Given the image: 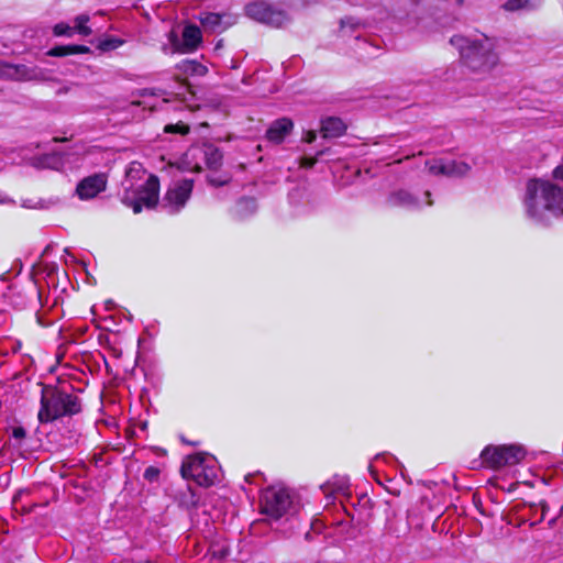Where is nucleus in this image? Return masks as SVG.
Listing matches in <instances>:
<instances>
[{
    "label": "nucleus",
    "mask_w": 563,
    "mask_h": 563,
    "mask_svg": "<svg viewBox=\"0 0 563 563\" xmlns=\"http://www.w3.org/2000/svg\"><path fill=\"white\" fill-rule=\"evenodd\" d=\"M540 506H541V518H540L539 521H542L545 518V515H547V512L549 510V506H548V504L545 501H541Z\"/></svg>",
    "instance_id": "36"
},
{
    "label": "nucleus",
    "mask_w": 563,
    "mask_h": 563,
    "mask_svg": "<svg viewBox=\"0 0 563 563\" xmlns=\"http://www.w3.org/2000/svg\"><path fill=\"white\" fill-rule=\"evenodd\" d=\"M0 75L13 80H36L40 78V70L35 67L0 62Z\"/></svg>",
    "instance_id": "12"
},
{
    "label": "nucleus",
    "mask_w": 563,
    "mask_h": 563,
    "mask_svg": "<svg viewBox=\"0 0 563 563\" xmlns=\"http://www.w3.org/2000/svg\"><path fill=\"white\" fill-rule=\"evenodd\" d=\"M201 31L196 25H187L183 31V44L175 48V52L190 53L197 49L201 43Z\"/></svg>",
    "instance_id": "15"
},
{
    "label": "nucleus",
    "mask_w": 563,
    "mask_h": 563,
    "mask_svg": "<svg viewBox=\"0 0 563 563\" xmlns=\"http://www.w3.org/2000/svg\"><path fill=\"white\" fill-rule=\"evenodd\" d=\"M207 180L211 186L220 187L230 183L231 175H229L228 173L210 174L208 175Z\"/></svg>",
    "instance_id": "24"
},
{
    "label": "nucleus",
    "mask_w": 563,
    "mask_h": 563,
    "mask_svg": "<svg viewBox=\"0 0 563 563\" xmlns=\"http://www.w3.org/2000/svg\"><path fill=\"white\" fill-rule=\"evenodd\" d=\"M0 203L1 205H8V203L14 205V201L11 198L0 194Z\"/></svg>",
    "instance_id": "37"
},
{
    "label": "nucleus",
    "mask_w": 563,
    "mask_h": 563,
    "mask_svg": "<svg viewBox=\"0 0 563 563\" xmlns=\"http://www.w3.org/2000/svg\"><path fill=\"white\" fill-rule=\"evenodd\" d=\"M12 437L16 440H23L26 437V431L23 427H14L12 429Z\"/></svg>",
    "instance_id": "32"
},
{
    "label": "nucleus",
    "mask_w": 563,
    "mask_h": 563,
    "mask_svg": "<svg viewBox=\"0 0 563 563\" xmlns=\"http://www.w3.org/2000/svg\"><path fill=\"white\" fill-rule=\"evenodd\" d=\"M189 168L192 170H196V172H199L201 169V167L198 164H196L195 166L189 167Z\"/></svg>",
    "instance_id": "38"
},
{
    "label": "nucleus",
    "mask_w": 563,
    "mask_h": 563,
    "mask_svg": "<svg viewBox=\"0 0 563 563\" xmlns=\"http://www.w3.org/2000/svg\"><path fill=\"white\" fill-rule=\"evenodd\" d=\"M360 25L358 21H356L355 19L353 18H345V19H342L341 20V32L343 33V35H345L347 33L346 29H355Z\"/></svg>",
    "instance_id": "28"
},
{
    "label": "nucleus",
    "mask_w": 563,
    "mask_h": 563,
    "mask_svg": "<svg viewBox=\"0 0 563 563\" xmlns=\"http://www.w3.org/2000/svg\"><path fill=\"white\" fill-rule=\"evenodd\" d=\"M345 130L346 125L339 118L330 117L323 120L321 123V133L325 139L339 137L345 132Z\"/></svg>",
    "instance_id": "17"
},
{
    "label": "nucleus",
    "mask_w": 563,
    "mask_h": 563,
    "mask_svg": "<svg viewBox=\"0 0 563 563\" xmlns=\"http://www.w3.org/2000/svg\"><path fill=\"white\" fill-rule=\"evenodd\" d=\"M185 156L186 158L203 156L207 167L211 170H217L222 164V153L212 145L192 147L186 153Z\"/></svg>",
    "instance_id": "13"
},
{
    "label": "nucleus",
    "mask_w": 563,
    "mask_h": 563,
    "mask_svg": "<svg viewBox=\"0 0 563 563\" xmlns=\"http://www.w3.org/2000/svg\"><path fill=\"white\" fill-rule=\"evenodd\" d=\"M49 56L60 57L71 55L70 45L56 46L48 51Z\"/></svg>",
    "instance_id": "27"
},
{
    "label": "nucleus",
    "mask_w": 563,
    "mask_h": 563,
    "mask_svg": "<svg viewBox=\"0 0 563 563\" xmlns=\"http://www.w3.org/2000/svg\"><path fill=\"white\" fill-rule=\"evenodd\" d=\"M107 183V175L103 173L85 177L78 183L76 187V195L80 200L92 199L106 190Z\"/></svg>",
    "instance_id": "11"
},
{
    "label": "nucleus",
    "mask_w": 563,
    "mask_h": 563,
    "mask_svg": "<svg viewBox=\"0 0 563 563\" xmlns=\"http://www.w3.org/2000/svg\"><path fill=\"white\" fill-rule=\"evenodd\" d=\"M246 12L252 19L276 27L283 26L289 20L286 12L265 2L249 4Z\"/></svg>",
    "instance_id": "9"
},
{
    "label": "nucleus",
    "mask_w": 563,
    "mask_h": 563,
    "mask_svg": "<svg viewBox=\"0 0 563 563\" xmlns=\"http://www.w3.org/2000/svg\"><path fill=\"white\" fill-rule=\"evenodd\" d=\"M450 42L459 49L462 64L474 75L485 77L499 63L496 41L486 35H455Z\"/></svg>",
    "instance_id": "2"
},
{
    "label": "nucleus",
    "mask_w": 563,
    "mask_h": 563,
    "mask_svg": "<svg viewBox=\"0 0 563 563\" xmlns=\"http://www.w3.org/2000/svg\"><path fill=\"white\" fill-rule=\"evenodd\" d=\"M64 253H65V255H66V256H69V257H71V258H73V256H71V255H70V253L68 252V249H64Z\"/></svg>",
    "instance_id": "39"
},
{
    "label": "nucleus",
    "mask_w": 563,
    "mask_h": 563,
    "mask_svg": "<svg viewBox=\"0 0 563 563\" xmlns=\"http://www.w3.org/2000/svg\"><path fill=\"white\" fill-rule=\"evenodd\" d=\"M45 165L52 168H58L59 158L57 155H47L43 158Z\"/></svg>",
    "instance_id": "31"
},
{
    "label": "nucleus",
    "mask_w": 563,
    "mask_h": 563,
    "mask_svg": "<svg viewBox=\"0 0 563 563\" xmlns=\"http://www.w3.org/2000/svg\"><path fill=\"white\" fill-rule=\"evenodd\" d=\"M89 20H90L89 15H87V14H80V15L76 16V19H75V27L73 30L76 31L77 33L84 35V36L90 35L92 31L87 25Z\"/></svg>",
    "instance_id": "21"
},
{
    "label": "nucleus",
    "mask_w": 563,
    "mask_h": 563,
    "mask_svg": "<svg viewBox=\"0 0 563 563\" xmlns=\"http://www.w3.org/2000/svg\"><path fill=\"white\" fill-rule=\"evenodd\" d=\"M121 44H122V41H120L118 38H110V40L100 42L99 48H101L102 51L114 49V48H118L119 46H121Z\"/></svg>",
    "instance_id": "29"
},
{
    "label": "nucleus",
    "mask_w": 563,
    "mask_h": 563,
    "mask_svg": "<svg viewBox=\"0 0 563 563\" xmlns=\"http://www.w3.org/2000/svg\"><path fill=\"white\" fill-rule=\"evenodd\" d=\"M165 132L167 133H179V134H187L189 132V126L179 122V123H176V124H168L165 126L164 129Z\"/></svg>",
    "instance_id": "26"
},
{
    "label": "nucleus",
    "mask_w": 563,
    "mask_h": 563,
    "mask_svg": "<svg viewBox=\"0 0 563 563\" xmlns=\"http://www.w3.org/2000/svg\"><path fill=\"white\" fill-rule=\"evenodd\" d=\"M522 205L528 219L548 224L552 219L563 217V188L549 179H529Z\"/></svg>",
    "instance_id": "1"
},
{
    "label": "nucleus",
    "mask_w": 563,
    "mask_h": 563,
    "mask_svg": "<svg viewBox=\"0 0 563 563\" xmlns=\"http://www.w3.org/2000/svg\"><path fill=\"white\" fill-rule=\"evenodd\" d=\"M53 33L55 36H68L69 37L74 34V30L67 23L60 22L54 26Z\"/></svg>",
    "instance_id": "25"
},
{
    "label": "nucleus",
    "mask_w": 563,
    "mask_h": 563,
    "mask_svg": "<svg viewBox=\"0 0 563 563\" xmlns=\"http://www.w3.org/2000/svg\"><path fill=\"white\" fill-rule=\"evenodd\" d=\"M176 40V35L174 33H170V41H175Z\"/></svg>",
    "instance_id": "40"
},
{
    "label": "nucleus",
    "mask_w": 563,
    "mask_h": 563,
    "mask_svg": "<svg viewBox=\"0 0 563 563\" xmlns=\"http://www.w3.org/2000/svg\"><path fill=\"white\" fill-rule=\"evenodd\" d=\"M262 511L274 520L294 514L296 505L287 488L268 487L262 496Z\"/></svg>",
    "instance_id": "7"
},
{
    "label": "nucleus",
    "mask_w": 563,
    "mask_h": 563,
    "mask_svg": "<svg viewBox=\"0 0 563 563\" xmlns=\"http://www.w3.org/2000/svg\"><path fill=\"white\" fill-rule=\"evenodd\" d=\"M145 170L141 163L132 162L122 183L123 194L121 201L134 213H140L143 208L152 209L158 203V178L150 175L144 179Z\"/></svg>",
    "instance_id": "3"
},
{
    "label": "nucleus",
    "mask_w": 563,
    "mask_h": 563,
    "mask_svg": "<svg viewBox=\"0 0 563 563\" xmlns=\"http://www.w3.org/2000/svg\"><path fill=\"white\" fill-rule=\"evenodd\" d=\"M527 451L520 444L486 445L481 452L482 465L494 471L519 464Z\"/></svg>",
    "instance_id": "6"
},
{
    "label": "nucleus",
    "mask_w": 563,
    "mask_h": 563,
    "mask_svg": "<svg viewBox=\"0 0 563 563\" xmlns=\"http://www.w3.org/2000/svg\"><path fill=\"white\" fill-rule=\"evenodd\" d=\"M177 69L188 76H205L208 68L195 59H184L177 64Z\"/></svg>",
    "instance_id": "18"
},
{
    "label": "nucleus",
    "mask_w": 563,
    "mask_h": 563,
    "mask_svg": "<svg viewBox=\"0 0 563 563\" xmlns=\"http://www.w3.org/2000/svg\"><path fill=\"white\" fill-rule=\"evenodd\" d=\"M533 7L532 0H507L503 8L507 11H518Z\"/></svg>",
    "instance_id": "22"
},
{
    "label": "nucleus",
    "mask_w": 563,
    "mask_h": 563,
    "mask_svg": "<svg viewBox=\"0 0 563 563\" xmlns=\"http://www.w3.org/2000/svg\"><path fill=\"white\" fill-rule=\"evenodd\" d=\"M180 472L184 478H191L202 487H210L219 479L217 460L207 454L189 456L183 463Z\"/></svg>",
    "instance_id": "5"
},
{
    "label": "nucleus",
    "mask_w": 563,
    "mask_h": 563,
    "mask_svg": "<svg viewBox=\"0 0 563 563\" xmlns=\"http://www.w3.org/2000/svg\"><path fill=\"white\" fill-rule=\"evenodd\" d=\"M428 170L432 175L463 176L470 170V165L463 161L437 158L427 162Z\"/></svg>",
    "instance_id": "10"
},
{
    "label": "nucleus",
    "mask_w": 563,
    "mask_h": 563,
    "mask_svg": "<svg viewBox=\"0 0 563 563\" xmlns=\"http://www.w3.org/2000/svg\"><path fill=\"white\" fill-rule=\"evenodd\" d=\"M200 21L203 26L216 31L220 26L221 16L217 13H206L200 18Z\"/></svg>",
    "instance_id": "23"
},
{
    "label": "nucleus",
    "mask_w": 563,
    "mask_h": 563,
    "mask_svg": "<svg viewBox=\"0 0 563 563\" xmlns=\"http://www.w3.org/2000/svg\"><path fill=\"white\" fill-rule=\"evenodd\" d=\"M294 123L288 118H282L272 123L266 132L268 141L273 143H280L287 134L292 130Z\"/></svg>",
    "instance_id": "16"
},
{
    "label": "nucleus",
    "mask_w": 563,
    "mask_h": 563,
    "mask_svg": "<svg viewBox=\"0 0 563 563\" xmlns=\"http://www.w3.org/2000/svg\"><path fill=\"white\" fill-rule=\"evenodd\" d=\"M256 209V201L253 198H242L236 203L235 213L243 218L247 214L254 213Z\"/></svg>",
    "instance_id": "19"
},
{
    "label": "nucleus",
    "mask_w": 563,
    "mask_h": 563,
    "mask_svg": "<svg viewBox=\"0 0 563 563\" xmlns=\"http://www.w3.org/2000/svg\"><path fill=\"white\" fill-rule=\"evenodd\" d=\"M194 188L191 179H181L174 181L166 190L161 208L169 213L175 214L183 210L189 200Z\"/></svg>",
    "instance_id": "8"
},
{
    "label": "nucleus",
    "mask_w": 563,
    "mask_h": 563,
    "mask_svg": "<svg viewBox=\"0 0 563 563\" xmlns=\"http://www.w3.org/2000/svg\"><path fill=\"white\" fill-rule=\"evenodd\" d=\"M347 487V481L345 478H338L334 482H327L321 485V489L327 497H330L334 493L343 492Z\"/></svg>",
    "instance_id": "20"
},
{
    "label": "nucleus",
    "mask_w": 563,
    "mask_h": 563,
    "mask_svg": "<svg viewBox=\"0 0 563 563\" xmlns=\"http://www.w3.org/2000/svg\"><path fill=\"white\" fill-rule=\"evenodd\" d=\"M82 410L81 399L56 386H43L37 420L42 424L54 422L64 417H73Z\"/></svg>",
    "instance_id": "4"
},
{
    "label": "nucleus",
    "mask_w": 563,
    "mask_h": 563,
    "mask_svg": "<svg viewBox=\"0 0 563 563\" xmlns=\"http://www.w3.org/2000/svg\"><path fill=\"white\" fill-rule=\"evenodd\" d=\"M388 203L393 207H400L406 209H419L423 206V203L419 200L418 197L413 196L411 192L407 190H397L393 192L388 198ZM424 205L431 206L432 202L430 200L426 201Z\"/></svg>",
    "instance_id": "14"
},
{
    "label": "nucleus",
    "mask_w": 563,
    "mask_h": 563,
    "mask_svg": "<svg viewBox=\"0 0 563 563\" xmlns=\"http://www.w3.org/2000/svg\"><path fill=\"white\" fill-rule=\"evenodd\" d=\"M316 139H317V134H316L314 131H308L307 134L303 137V140L307 143H312V142H314Z\"/></svg>",
    "instance_id": "35"
},
{
    "label": "nucleus",
    "mask_w": 563,
    "mask_h": 563,
    "mask_svg": "<svg viewBox=\"0 0 563 563\" xmlns=\"http://www.w3.org/2000/svg\"><path fill=\"white\" fill-rule=\"evenodd\" d=\"M144 478L147 479L148 482H154L158 478L159 476V470L155 466H148L145 471H144Z\"/></svg>",
    "instance_id": "30"
},
{
    "label": "nucleus",
    "mask_w": 563,
    "mask_h": 563,
    "mask_svg": "<svg viewBox=\"0 0 563 563\" xmlns=\"http://www.w3.org/2000/svg\"><path fill=\"white\" fill-rule=\"evenodd\" d=\"M553 178L563 181V157L561 163L552 172Z\"/></svg>",
    "instance_id": "33"
},
{
    "label": "nucleus",
    "mask_w": 563,
    "mask_h": 563,
    "mask_svg": "<svg viewBox=\"0 0 563 563\" xmlns=\"http://www.w3.org/2000/svg\"><path fill=\"white\" fill-rule=\"evenodd\" d=\"M429 196H430V192H429V191H426V192H424V197H427V198H428Z\"/></svg>",
    "instance_id": "41"
},
{
    "label": "nucleus",
    "mask_w": 563,
    "mask_h": 563,
    "mask_svg": "<svg viewBox=\"0 0 563 563\" xmlns=\"http://www.w3.org/2000/svg\"><path fill=\"white\" fill-rule=\"evenodd\" d=\"M71 54H86L90 49L88 46L85 45H70Z\"/></svg>",
    "instance_id": "34"
},
{
    "label": "nucleus",
    "mask_w": 563,
    "mask_h": 563,
    "mask_svg": "<svg viewBox=\"0 0 563 563\" xmlns=\"http://www.w3.org/2000/svg\"><path fill=\"white\" fill-rule=\"evenodd\" d=\"M23 207L30 208L31 206L24 202Z\"/></svg>",
    "instance_id": "42"
}]
</instances>
